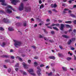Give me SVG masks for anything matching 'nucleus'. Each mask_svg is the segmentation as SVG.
Here are the masks:
<instances>
[{"label": "nucleus", "mask_w": 76, "mask_h": 76, "mask_svg": "<svg viewBox=\"0 0 76 76\" xmlns=\"http://www.w3.org/2000/svg\"><path fill=\"white\" fill-rule=\"evenodd\" d=\"M40 67H44V65L43 64H41L40 65Z\"/></svg>", "instance_id": "obj_30"}, {"label": "nucleus", "mask_w": 76, "mask_h": 76, "mask_svg": "<svg viewBox=\"0 0 76 76\" xmlns=\"http://www.w3.org/2000/svg\"><path fill=\"white\" fill-rule=\"evenodd\" d=\"M62 37L64 38H69V37L68 36H66V35H63Z\"/></svg>", "instance_id": "obj_17"}, {"label": "nucleus", "mask_w": 76, "mask_h": 76, "mask_svg": "<svg viewBox=\"0 0 76 76\" xmlns=\"http://www.w3.org/2000/svg\"><path fill=\"white\" fill-rule=\"evenodd\" d=\"M48 28L49 29H52V27L50 26H48Z\"/></svg>", "instance_id": "obj_47"}, {"label": "nucleus", "mask_w": 76, "mask_h": 76, "mask_svg": "<svg viewBox=\"0 0 76 76\" xmlns=\"http://www.w3.org/2000/svg\"><path fill=\"white\" fill-rule=\"evenodd\" d=\"M37 69L38 70L37 71V74L39 76H40L41 75V73L40 72H41V69L39 68V67L38 66L37 67Z\"/></svg>", "instance_id": "obj_6"}, {"label": "nucleus", "mask_w": 76, "mask_h": 76, "mask_svg": "<svg viewBox=\"0 0 76 76\" xmlns=\"http://www.w3.org/2000/svg\"><path fill=\"white\" fill-rule=\"evenodd\" d=\"M23 9H24V5L23 3H21L19 7L18 10L20 11H21V10H23Z\"/></svg>", "instance_id": "obj_4"}, {"label": "nucleus", "mask_w": 76, "mask_h": 76, "mask_svg": "<svg viewBox=\"0 0 76 76\" xmlns=\"http://www.w3.org/2000/svg\"><path fill=\"white\" fill-rule=\"evenodd\" d=\"M4 13V11L3 10H0V13Z\"/></svg>", "instance_id": "obj_40"}, {"label": "nucleus", "mask_w": 76, "mask_h": 76, "mask_svg": "<svg viewBox=\"0 0 76 76\" xmlns=\"http://www.w3.org/2000/svg\"><path fill=\"white\" fill-rule=\"evenodd\" d=\"M49 41H50V42H54V41H53V40H49Z\"/></svg>", "instance_id": "obj_45"}, {"label": "nucleus", "mask_w": 76, "mask_h": 76, "mask_svg": "<svg viewBox=\"0 0 76 76\" xmlns=\"http://www.w3.org/2000/svg\"><path fill=\"white\" fill-rule=\"evenodd\" d=\"M73 22L74 23H76V20H75L73 21Z\"/></svg>", "instance_id": "obj_64"}, {"label": "nucleus", "mask_w": 76, "mask_h": 76, "mask_svg": "<svg viewBox=\"0 0 76 76\" xmlns=\"http://www.w3.org/2000/svg\"><path fill=\"white\" fill-rule=\"evenodd\" d=\"M0 2H1V4L3 6H7V4L5 3V1L4 0H0Z\"/></svg>", "instance_id": "obj_7"}, {"label": "nucleus", "mask_w": 76, "mask_h": 76, "mask_svg": "<svg viewBox=\"0 0 76 76\" xmlns=\"http://www.w3.org/2000/svg\"><path fill=\"white\" fill-rule=\"evenodd\" d=\"M70 16L72 17H73V18H75L76 17V16H75V15L72 14H70Z\"/></svg>", "instance_id": "obj_20"}, {"label": "nucleus", "mask_w": 76, "mask_h": 76, "mask_svg": "<svg viewBox=\"0 0 76 76\" xmlns=\"http://www.w3.org/2000/svg\"><path fill=\"white\" fill-rule=\"evenodd\" d=\"M52 11L53 12H57L55 9L52 10Z\"/></svg>", "instance_id": "obj_36"}, {"label": "nucleus", "mask_w": 76, "mask_h": 76, "mask_svg": "<svg viewBox=\"0 0 76 76\" xmlns=\"http://www.w3.org/2000/svg\"><path fill=\"white\" fill-rule=\"evenodd\" d=\"M13 41L15 42L14 45L15 47H20L21 45V42L15 40H14Z\"/></svg>", "instance_id": "obj_2"}, {"label": "nucleus", "mask_w": 76, "mask_h": 76, "mask_svg": "<svg viewBox=\"0 0 76 76\" xmlns=\"http://www.w3.org/2000/svg\"><path fill=\"white\" fill-rule=\"evenodd\" d=\"M6 45V43L4 42H3L2 44L1 45V47H4V46Z\"/></svg>", "instance_id": "obj_16"}, {"label": "nucleus", "mask_w": 76, "mask_h": 76, "mask_svg": "<svg viewBox=\"0 0 76 76\" xmlns=\"http://www.w3.org/2000/svg\"><path fill=\"white\" fill-rule=\"evenodd\" d=\"M8 30L10 31H14V29L12 27H9L8 28Z\"/></svg>", "instance_id": "obj_14"}, {"label": "nucleus", "mask_w": 76, "mask_h": 76, "mask_svg": "<svg viewBox=\"0 0 76 76\" xmlns=\"http://www.w3.org/2000/svg\"><path fill=\"white\" fill-rule=\"evenodd\" d=\"M44 7V4H42L40 6V9H43Z\"/></svg>", "instance_id": "obj_15"}, {"label": "nucleus", "mask_w": 76, "mask_h": 76, "mask_svg": "<svg viewBox=\"0 0 76 76\" xmlns=\"http://www.w3.org/2000/svg\"><path fill=\"white\" fill-rule=\"evenodd\" d=\"M51 34H54V31H51Z\"/></svg>", "instance_id": "obj_48"}, {"label": "nucleus", "mask_w": 76, "mask_h": 76, "mask_svg": "<svg viewBox=\"0 0 76 76\" xmlns=\"http://www.w3.org/2000/svg\"><path fill=\"white\" fill-rule=\"evenodd\" d=\"M11 3L14 5H16V4L18 2H20V1L19 0H11Z\"/></svg>", "instance_id": "obj_5"}, {"label": "nucleus", "mask_w": 76, "mask_h": 76, "mask_svg": "<svg viewBox=\"0 0 76 76\" xmlns=\"http://www.w3.org/2000/svg\"><path fill=\"white\" fill-rule=\"evenodd\" d=\"M11 58L12 59H14V58H15V56H11Z\"/></svg>", "instance_id": "obj_42"}, {"label": "nucleus", "mask_w": 76, "mask_h": 76, "mask_svg": "<svg viewBox=\"0 0 76 76\" xmlns=\"http://www.w3.org/2000/svg\"><path fill=\"white\" fill-rule=\"evenodd\" d=\"M59 24H56V26H59Z\"/></svg>", "instance_id": "obj_57"}, {"label": "nucleus", "mask_w": 76, "mask_h": 76, "mask_svg": "<svg viewBox=\"0 0 76 76\" xmlns=\"http://www.w3.org/2000/svg\"><path fill=\"white\" fill-rule=\"evenodd\" d=\"M72 1H74V0H70L69 1V3H72Z\"/></svg>", "instance_id": "obj_32"}, {"label": "nucleus", "mask_w": 76, "mask_h": 76, "mask_svg": "<svg viewBox=\"0 0 76 76\" xmlns=\"http://www.w3.org/2000/svg\"><path fill=\"white\" fill-rule=\"evenodd\" d=\"M71 42H72V40H70L69 41H68V44L70 45V44H71Z\"/></svg>", "instance_id": "obj_25"}, {"label": "nucleus", "mask_w": 76, "mask_h": 76, "mask_svg": "<svg viewBox=\"0 0 76 76\" xmlns=\"http://www.w3.org/2000/svg\"><path fill=\"white\" fill-rule=\"evenodd\" d=\"M28 72L31 75H32V76H36V74L34 72V69H29V70H28Z\"/></svg>", "instance_id": "obj_3"}, {"label": "nucleus", "mask_w": 76, "mask_h": 76, "mask_svg": "<svg viewBox=\"0 0 76 76\" xmlns=\"http://www.w3.org/2000/svg\"><path fill=\"white\" fill-rule=\"evenodd\" d=\"M39 4H41L42 3V1L41 0L39 1Z\"/></svg>", "instance_id": "obj_50"}, {"label": "nucleus", "mask_w": 76, "mask_h": 76, "mask_svg": "<svg viewBox=\"0 0 76 76\" xmlns=\"http://www.w3.org/2000/svg\"><path fill=\"white\" fill-rule=\"evenodd\" d=\"M52 26H56V24H52L51 25Z\"/></svg>", "instance_id": "obj_52"}, {"label": "nucleus", "mask_w": 76, "mask_h": 76, "mask_svg": "<svg viewBox=\"0 0 76 76\" xmlns=\"http://www.w3.org/2000/svg\"><path fill=\"white\" fill-rule=\"evenodd\" d=\"M64 10L66 11V10H69V9H68L65 8L64 9Z\"/></svg>", "instance_id": "obj_61"}, {"label": "nucleus", "mask_w": 76, "mask_h": 76, "mask_svg": "<svg viewBox=\"0 0 76 76\" xmlns=\"http://www.w3.org/2000/svg\"><path fill=\"white\" fill-rule=\"evenodd\" d=\"M8 72H9V73H10V72H11V69L10 68H9L8 69Z\"/></svg>", "instance_id": "obj_28"}, {"label": "nucleus", "mask_w": 76, "mask_h": 76, "mask_svg": "<svg viewBox=\"0 0 76 76\" xmlns=\"http://www.w3.org/2000/svg\"><path fill=\"white\" fill-rule=\"evenodd\" d=\"M5 61L7 63V62H10V60H9V59L6 60H5Z\"/></svg>", "instance_id": "obj_31"}, {"label": "nucleus", "mask_w": 76, "mask_h": 76, "mask_svg": "<svg viewBox=\"0 0 76 76\" xmlns=\"http://www.w3.org/2000/svg\"><path fill=\"white\" fill-rule=\"evenodd\" d=\"M57 6V5L56 4H55L54 5H53V7H56Z\"/></svg>", "instance_id": "obj_43"}, {"label": "nucleus", "mask_w": 76, "mask_h": 76, "mask_svg": "<svg viewBox=\"0 0 76 76\" xmlns=\"http://www.w3.org/2000/svg\"><path fill=\"white\" fill-rule=\"evenodd\" d=\"M52 74V72H50V73H49L48 74V75L49 76H51V75Z\"/></svg>", "instance_id": "obj_34"}, {"label": "nucleus", "mask_w": 76, "mask_h": 76, "mask_svg": "<svg viewBox=\"0 0 76 76\" xmlns=\"http://www.w3.org/2000/svg\"><path fill=\"white\" fill-rule=\"evenodd\" d=\"M74 60H76V57L75 56V55H74Z\"/></svg>", "instance_id": "obj_49"}, {"label": "nucleus", "mask_w": 76, "mask_h": 76, "mask_svg": "<svg viewBox=\"0 0 76 76\" xmlns=\"http://www.w3.org/2000/svg\"><path fill=\"white\" fill-rule=\"evenodd\" d=\"M4 22L6 23H9V20H8L7 18H4L3 20Z\"/></svg>", "instance_id": "obj_8"}, {"label": "nucleus", "mask_w": 76, "mask_h": 76, "mask_svg": "<svg viewBox=\"0 0 76 76\" xmlns=\"http://www.w3.org/2000/svg\"><path fill=\"white\" fill-rule=\"evenodd\" d=\"M53 29H55V30H56V31H58V28L56 27H53Z\"/></svg>", "instance_id": "obj_19"}, {"label": "nucleus", "mask_w": 76, "mask_h": 76, "mask_svg": "<svg viewBox=\"0 0 76 76\" xmlns=\"http://www.w3.org/2000/svg\"><path fill=\"white\" fill-rule=\"evenodd\" d=\"M73 7V8H75V7H76V5H74Z\"/></svg>", "instance_id": "obj_63"}, {"label": "nucleus", "mask_w": 76, "mask_h": 76, "mask_svg": "<svg viewBox=\"0 0 76 76\" xmlns=\"http://www.w3.org/2000/svg\"><path fill=\"white\" fill-rule=\"evenodd\" d=\"M49 58H50L51 59H53V60H55V58L53 56H51L49 57Z\"/></svg>", "instance_id": "obj_18"}, {"label": "nucleus", "mask_w": 76, "mask_h": 76, "mask_svg": "<svg viewBox=\"0 0 76 76\" xmlns=\"http://www.w3.org/2000/svg\"><path fill=\"white\" fill-rule=\"evenodd\" d=\"M61 27L60 28V29L61 30H63V28H64V24H61Z\"/></svg>", "instance_id": "obj_11"}, {"label": "nucleus", "mask_w": 76, "mask_h": 76, "mask_svg": "<svg viewBox=\"0 0 76 76\" xmlns=\"http://www.w3.org/2000/svg\"><path fill=\"white\" fill-rule=\"evenodd\" d=\"M44 39L45 40H46V41H48V39H47L46 37H44Z\"/></svg>", "instance_id": "obj_37"}, {"label": "nucleus", "mask_w": 76, "mask_h": 76, "mask_svg": "<svg viewBox=\"0 0 76 76\" xmlns=\"http://www.w3.org/2000/svg\"><path fill=\"white\" fill-rule=\"evenodd\" d=\"M46 69H48L49 68V66H47L46 67Z\"/></svg>", "instance_id": "obj_46"}, {"label": "nucleus", "mask_w": 76, "mask_h": 76, "mask_svg": "<svg viewBox=\"0 0 76 76\" xmlns=\"http://www.w3.org/2000/svg\"><path fill=\"white\" fill-rule=\"evenodd\" d=\"M15 25H16L17 26H20V23H16Z\"/></svg>", "instance_id": "obj_23"}, {"label": "nucleus", "mask_w": 76, "mask_h": 76, "mask_svg": "<svg viewBox=\"0 0 76 76\" xmlns=\"http://www.w3.org/2000/svg\"><path fill=\"white\" fill-rule=\"evenodd\" d=\"M51 7H52V8L54 7V5H53V4H51Z\"/></svg>", "instance_id": "obj_54"}, {"label": "nucleus", "mask_w": 76, "mask_h": 76, "mask_svg": "<svg viewBox=\"0 0 76 76\" xmlns=\"http://www.w3.org/2000/svg\"><path fill=\"white\" fill-rule=\"evenodd\" d=\"M50 23H49L45 24V25L46 26H47L48 25H50Z\"/></svg>", "instance_id": "obj_38"}, {"label": "nucleus", "mask_w": 76, "mask_h": 76, "mask_svg": "<svg viewBox=\"0 0 76 76\" xmlns=\"http://www.w3.org/2000/svg\"><path fill=\"white\" fill-rule=\"evenodd\" d=\"M51 66H54V64H51Z\"/></svg>", "instance_id": "obj_59"}, {"label": "nucleus", "mask_w": 76, "mask_h": 76, "mask_svg": "<svg viewBox=\"0 0 76 76\" xmlns=\"http://www.w3.org/2000/svg\"><path fill=\"white\" fill-rule=\"evenodd\" d=\"M18 68H16L15 69V70H16V71L17 72H18Z\"/></svg>", "instance_id": "obj_56"}, {"label": "nucleus", "mask_w": 76, "mask_h": 76, "mask_svg": "<svg viewBox=\"0 0 76 76\" xmlns=\"http://www.w3.org/2000/svg\"><path fill=\"white\" fill-rule=\"evenodd\" d=\"M13 50L11 49L10 50V53H12V52H13Z\"/></svg>", "instance_id": "obj_62"}, {"label": "nucleus", "mask_w": 76, "mask_h": 76, "mask_svg": "<svg viewBox=\"0 0 76 76\" xmlns=\"http://www.w3.org/2000/svg\"><path fill=\"white\" fill-rule=\"evenodd\" d=\"M75 38H72V41H75Z\"/></svg>", "instance_id": "obj_51"}, {"label": "nucleus", "mask_w": 76, "mask_h": 76, "mask_svg": "<svg viewBox=\"0 0 76 76\" xmlns=\"http://www.w3.org/2000/svg\"><path fill=\"white\" fill-rule=\"evenodd\" d=\"M23 65L25 69H27L28 68V66L25 63L23 62Z\"/></svg>", "instance_id": "obj_10"}, {"label": "nucleus", "mask_w": 76, "mask_h": 76, "mask_svg": "<svg viewBox=\"0 0 76 76\" xmlns=\"http://www.w3.org/2000/svg\"><path fill=\"white\" fill-rule=\"evenodd\" d=\"M43 23H44V22L41 21V23H39V25H42V24H43Z\"/></svg>", "instance_id": "obj_29"}, {"label": "nucleus", "mask_w": 76, "mask_h": 76, "mask_svg": "<svg viewBox=\"0 0 76 76\" xmlns=\"http://www.w3.org/2000/svg\"><path fill=\"white\" fill-rule=\"evenodd\" d=\"M65 23H72V21H66Z\"/></svg>", "instance_id": "obj_22"}, {"label": "nucleus", "mask_w": 76, "mask_h": 76, "mask_svg": "<svg viewBox=\"0 0 76 76\" xmlns=\"http://www.w3.org/2000/svg\"><path fill=\"white\" fill-rule=\"evenodd\" d=\"M34 64L35 66H38V63H37V62H34Z\"/></svg>", "instance_id": "obj_24"}, {"label": "nucleus", "mask_w": 76, "mask_h": 76, "mask_svg": "<svg viewBox=\"0 0 76 76\" xmlns=\"http://www.w3.org/2000/svg\"><path fill=\"white\" fill-rule=\"evenodd\" d=\"M11 9L14 11V10L12 9L11 6L8 5H7V7L6 8V11L8 13H11L12 12V11Z\"/></svg>", "instance_id": "obj_1"}, {"label": "nucleus", "mask_w": 76, "mask_h": 76, "mask_svg": "<svg viewBox=\"0 0 76 76\" xmlns=\"http://www.w3.org/2000/svg\"><path fill=\"white\" fill-rule=\"evenodd\" d=\"M25 10L26 12H30V11H31V7L29 6L26 8Z\"/></svg>", "instance_id": "obj_9"}, {"label": "nucleus", "mask_w": 76, "mask_h": 76, "mask_svg": "<svg viewBox=\"0 0 76 76\" xmlns=\"http://www.w3.org/2000/svg\"><path fill=\"white\" fill-rule=\"evenodd\" d=\"M48 13H49V14H51V13H52V12H51V10H49L48 11Z\"/></svg>", "instance_id": "obj_44"}, {"label": "nucleus", "mask_w": 76, "mask_h": 76, "mask_svg": "<svg viewBox=\"0 0 76 76\" xmlns=\"http://www.w3.org/2000/svg\"><path fill=\"white\" fill-rule=\"evenodd\" d=\"M59 48L61 49V50H62V49H63V48L62 47V46H59Z\"/></svg>", "instance_id": "obj_55"}, {"label": "nucleus", "mask_w": 76, "mask_h": 76, "mask_svg": "<svg viewBox=\"0 0 76 76\" xmlns=\"http://www.w3.org/2000/svg\"><path fill=\"white\" fill-rule=\"evenodd\" d=\"M63 70L64 72H66L67 70V68L64 67H62Z\"/></svg>", "instance_id": "obj_13"}, {"label": "nucleus", "mask_w": 76, "mask_h": 76, "mask_svg": "<svg viewBox=\"0 0 76 76\" xmlns=\"http://www.w3.org/2000/svg\"><path fill=\"white\" fill-rule=\"evenodd\" d=\"M23 74L24 75H26V73L25 72H23Z\"/></svg>", "instance_id": "obj_53"}, {"label": "nucleus", "mask_w": 76, "mask_h": 76, "mask_svg": "<svg viewBox=\"0 0 76 76\" xmlns=\"http://www.w3.org/2000/svg\"><path fill=\"white\" fill-rule=\"evenodd\" d=\"M66 28H70V26L69 25L67 24L66 25Z\"/></svg>", "instance_id": "obj_35"}, {"label": "nucleus", "mask_w": 76, "mask_h": 76, "mask_svg": "<svg viewBox=\"0 0 76 76\" xmlns=\"http://www.w3.org/2000/svg\"><path fill=\"white\" fill-rule=\"evenodd\" d=\"M28 63L29 64H31V61L29 60H28Z\"/></svg>", "instance_id": "obj_33"}, {"label": "nucleus", "mask_w": 76, "mask_h": 76, "mask_svg": "<svg viewBox=\"0 0 76 76\" xmlns=\"http://www.w3.org/2000/svg\"><path fill=\"white\" fill-rule=\"evenodd\" d=\"M0 30L1 31H3L4 30V29L2 27H0Z\"/></svg>", "instance_id": "obj_41"}, {"label": "nucleus", "mask_w": 76, "mask_h": 76, "mask_svg": "<svg viewBox=\"0 0 76 76\" xmlns=\"http://www.w3.org/2000/svg\"><path fill=\"white\" fill-rule=\"evenodd\" d=\"M47 22H50V20L48 19H47V20H46Z\"/></svg>", "instance_id": "obj_60"}, {"label": "nucleus", "mask_w": 76, "mask_h": 76, "mask_svg": "<svg viewBox=\"0 0 76 76\" xmlns=\"http://www.w3.org/2000/svg\"><path fill=\"white\" fill-rule=\"evenodd\" d=\"M16 58L17 59H18L20 61H23V60L21 58H20L19 56H17L16 57Z\"/></svg>", "instance_id": "obj_12"}, {"label": "nucleus", "mask_w": 76, "mask_h": 76, "mask_svg": "<svg viewBox=\"0 0 76 76\" xmlns=\"http://www.w3.org/2000/svg\"><path fill=\"white\" fill-rule=\"evenodd\" d=\"M58 56L59 57H62L63 55L61 53H58Z\"/></svg>", "instance_id": "obj_27"}, {"label": "nucleus", "mask_w": 76, "mask_h": 76, "mask_svg": "<svg viewBox=\"0 0 76 76\" xmlns=\"http://www.w3.org/2000/svg\"><path fill=\"white\" fill-rule=\"evenodd\" d=\"M19 63H17L15 65V67H19Z\"/></svg>", "instance_id": "obj_26"}, {"label": "nucleus", "mask_w": 76, "mask_h": 76, "mask_svg": "<svg viewBox=\"0 0 76 76\" xmlns=\"http://www.w3.org/2000/svg\"><path fill=\"white\" fill-rule=\"evenodd\" d=\"M66 59L68 61H69V60H72V58L68 57Z\"/></svg>", "instance_id": "obj_21"}, {"label": "nucleus", "mask_w": 76, "mask_h": 76, "mask_svg": "<svg viewBox=\"0 0 76 76\" xmlns=\"http://www.w3.org/2000/svg\"><path fill=\"white\" fill-rule=\"evenodd\" d=\"M62 20H58V22L59 23H61V22H62Z\"/></svg>", "instance_id": "obj_39"}, {"label": "nucleus", "mask_w": 76, "mask_h": 76, "mask_svg": "<svg viewBox=\"0 0 76 76\" xmlns=\"http://www.w3.org/2000/svg\"><path fill=\"white\" fill-rule=\"evenodd\" d=\"M71 49L72 50H75V48H71Z\"/></svg>", "instance_id": "obj_58"}]
</instances>
